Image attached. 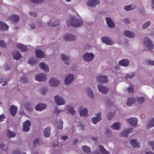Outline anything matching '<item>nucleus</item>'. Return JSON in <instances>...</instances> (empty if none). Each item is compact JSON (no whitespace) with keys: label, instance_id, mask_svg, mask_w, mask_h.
Listing matches in <instances>:
<instances>
[{"label":"nucleus","instance_id":"1","mask_svg":"<svg viewBox=\"0 0 154 154\" xmlns=\"http://www.w3.org/2000/svg\"><path fill=\"white\" fill-rule=\"evenodd\" d=\"M66 23L68 27L70 26L76 27H77V20L75 19L74 17L72 16L67 20Z\"/></svg>","mask_w":154,"mask_h":154},{"label":"nucleus","instance_id":"2","mask_svg":"<svg viewBox=\"0 0 154 154\" xmlns=\"http://www.w3.org/2000/svg\"><path fill=\"white\" fill-rule=\"evenodd\" d=\"M144 42L146 47L149 49L151 50L154 48V45L152 41L147 37L144 38Z\"/></svg>","mask_w":154,"mask_h":154},{"label":"nucleus","instance_id":"3","mask_svg":"<svg viewBox=\"0 0 154 154\" xmlns=\"http://www.w3.org/2000/svg\"><path fill=\"white\" fill-rule=\"evenodd\" d=\"M94 58V55L92 53H86L83 56L84 61L88 62L91 61Z\"/></svg>","mask_w":154,"mask_h":154},{"label":"nucleus","instance_id":"4","mask_svg":"<svg viewBox=\"0 0 154 154\" xmlns=\"http://www.w3.org/2000/svg\"><path fill=\"white\" fill-rule=\"evenodd\" d=\"M127 122L132 127H135L137 126L138 119L135 118H131L127 119Z\"/></svg>","mask_w":154,"mask_h":154},{"label":"nucleus","instance_id":"5","mask_svg":"<svg viewBox=\"0 0 154 154\" xmlns=\"http://www.w3.org/2000/svg\"><path fill=\"white\" fill-rule=\"evenodd\" d=\"M50 85L52 87L58 86L60 84V81L54 78H51L49 82Z\"/></svg>","mask_w":154,"mask_h":154},{"label":"nucleus","instance_id":"6","mask_svg":"<svg viewBox=\"0 0 154 154\" xmlns=\"http://www.w3.org/2000/svg\"><path fill=\"white\" fill-rule=\"evenodd\" d=\"M35 79L39 82L45 81L46 80V75L45 74L42 73L37 75L36 76Z\"/></svg>","mask_w":154,"mask_h":154},{"label":"nucleus","instance_id":"7","mask_svg":"<svg viewBox=\"0 0 154 154\" xmlns=\"http://www.w3.org/2000/svg\"><path fill=\"white\" fill-rule=\"evenodd\" d=\"M31 125L30 122L28 120H27L23 123V131H28L30 130V126Z\"/></svg>","mask_w":154,"mask_h":154},{"label":"nucleus","instance_id":"8","mask_svg":"<svg viewBox=\"0 0 154 154\" xmlns=\"http://www.w3.org/2000/svg\"><path fill=\"white\" fill-rule=\"evenodd\" d=\"M55 102L57 105H63L64 104L65 101L61 97H59L58 96H56L54 97Z\"/></svg>","mask_w":154,"mask_h":154},{"label":"nucleus","instance_id":"9","mask_svg":"<svg viewBox=\"0 0 154 154\" xmlns=\"http://www.w3.org/2000/svg\"><path fill=\"white\" fill-rule=\"evenodd\" d=\"M98 88L100 91L103 94H106L109 91L108 89L106 88L104 85L99 84L98 85Z\"/></svg>","mask_w":154,"mask_h":154},{"label":"nucleus","instance_id":"10","mask_svg":"<svg viewBox=\"0 0 154 154\" xmlns=\"http://www.w3.org/2000/svg\"><path fill=\"white\" fill-rule=\"evenodd\" d=\"M100 1L98 0H89L87 2V5L90 7H94L99 4Z\"/></svg>","mask_w":154,"mask_h":154},{"label":"nucleus","instance_id":"11","mask_svg":"<svg viewBox=\"0 0 154 154\" xmlns=\"http://www.w3.org/2000/svg\"><path fill=\"white\" fill-rule=\"evenodd\" d=\"M74 79L73 75L69 74L68 75L65 79L64 82L66 85L69 84L72 82Z\"/></svg>","mask_w":154,"mask_h":154},{"label":"nucleus","instance_id":"12","mask_svg":"<svg viewBox=\"0 0 154 154\" xmlns=\"http://www.w3.org/2000/svg\"><path fill=\"white\" fill-rule=\"evenodd\" d=\"M35 54L36 57L39 58H44L45 55L44 53L40 50H37L35 51Z\"/></svg>","mask_w":154,"mask_h":154},{"label":"nucleus","instance_id":"13","mask_svg":"<svg viewBox=\"0 0 154 154\" xmlns=\"http://www.w3.org/2000/svg\"><path fill=\"white\" fill-rule=\"evenodd\" d=\"M102 41L106 43L107 45H112L113 44V42L110 38L106 37H103L101 38Z\"/></svg>","mask_w":154,"mask_h":154},{"label":"nucleus","instance_id":"14","mask_svg":"<svg viewBox=\"0 0 154 154\" xmlns=\"http://www.w3.org/2000/svg\"><path fill=\"white\" fill-rule=\"evenodd\" d=\"M17 107L14 105L11 106L10 111L11 115L12 116H14L17 111Z\"/></svg>","mask_w":154,"mask_h":154},{"label":"nucleus","instance_id":"15","mask_svg":"<svg viewBox=\"0 0 154 154\" xmlns=\"http://www.w3.org/2000/svg\"><path fill=\"white\" fill-rule=\"evenodd\" d=\"M101 113L99 112L97 114L96 117H93L92 119V121L94 124H96L101 120Z\"/></svg>","mask_w":154,"mask_h":154},{"label":"nucleus","instance_id":"16","mask_svg":"<svg viewBox=\"0 0 154 154\" xmlns=\"http://www.w3.org/2000/svg\"><path fill=\"white\" fill-rule=\"evenodd\" d=\"M17 47L19 49L21 52H25L26 51L28 48L26 46L23 45L22 44H18L17 45Z\"/></svg>","mask_w":154,"mask_h":154},{"label":"nucleus","instance_id":"17","mask_svg":"<svg viewBox=\"0 0 154 154\" xmlns=\"http://www.w3.org/2000/svg\"><path fill=\"white\" fill-rule=\"evenodd\" d=\"M97 81L99 82L104 83L107 82L108 79L106 76H98L97 77Z\"/></svg>","mask_w":154,"mask_h":154},{"label":"nucleus","instance_id":"18","mask_svg":"<svg viewBox=\"0 0 154 154\" xmlns=\"http://www.w3.org/2000/svg\"><path fill=\"white\" fill-rule=\"evenodd\" d=\"M51 129L50 126L48 127L45 128L44 131V136L47 137H50V135Z\"/></svg>","mask_w":154,"mask_h":154},{"label":"nucleus","instance_id":"19","mask_svg":"<svg viewBox=\"0 0 154 154\" xmlns=\"http://www.w3.org/2000/svg\"><path fill=\"white\" fill-rule=\"evenodd\" d=\"M106 20L107 24L109 27L112 28L114 27L115 24L110 18H106Z\"/></svg>","mask_w":154,"mask_h":154},{"label":"nucleus","instance_id":"20","mask_svg":"<svg viewBox=\"0 0 154 154\" xmlns=\"http://www.w3.org/2000/svg\"><path fill=\"white\" fill-rule=\"evenodd\" d=\"M61 57L62 60L66 64H69V57L68 56L64 54H62L61 55Z\"/></svg>","mask_w":154,"mask_h":154},{"label":"nucleus","instance_id":"21","mask_svg":"<svg viewBox=\"0 0 154 154\" xmlns=\"http://www.w3.org/2000/svg\"><path fill=\"white\" fill-rule=\"evenodd\" d=\"M75 39L74 36L70 34H67L64 37V39L65 41H72Z\"/></svg>","mask_w":154,"mask_h":154},{"label":"nucleus","instance_id":"22","mask_svg":"<svg viewBox=\"0 0 154 154\" xmlns=\"http://www.w3.org/2000/svg\"><path fill=\"white\" fill-rule=\"evenodd\" d=\"M46 107V105L45 104L40 103L38 104L35 106V108L36 110L41 111L45 109Z\"/></svg>","mask_w":154,"mask_h":154},{"label":"nucleus","instance_id":"23","mask_svg":"<svg viewBox=\"0 0 154 154\" xmlns=\"http://www.w3.org/2000/svg\"><path fill=\"white\" fill-rule=\"evenodd\" d=\"M132 131V129L131 128L128 129H125L122 132L121 135L122 136L124 137H127L128 136V134L131 132Z\"/></svg>","mask_w":154,"mask_h":154},{"label":"nucleus","instance_id":"24","mask_svg":"<svg viewBox=\"0 0 154 154\" xmlns=\"http://www.w3.org/2000/svg\"><path fill=\"white\" fill-rule=\"evenodd\" d=\"M39 66L41 69L44 70L45 72H48L49 71L48 67L44 63H40L39 64Z\"/></svg>","mask_w":154,"mask_h":154},{"label":"nucleus","instance_id":"25","mask_svg":"<svg viewBox=\"0 0 154 154\" xmlns=\"http://www.w3.org/2000/svg\"><path fill=\"white\" fill-rule=\"evenodd\" d=\"M124 34L125 36L130 38H132L135 36V34L133 32L129 30L125 31Z\"/></svg>","mask_w":154,"mask_h":154},{"label":"nucleus","instance_id":"26","mask_svg":"<svg viewBox=\"0 0 154 154\" xmlns=\"http://www.w3.org/2000/svg\"><path fill=\"white\" fill-rule=\"evenodd\" d=\"M129 60L127 59H122L120 60L119 62V65L124 66H128L129 64Z\"/></svg>","mask_w":154,"mask_h":154},{"label":"nucleus","instance_id":"27","mask_svg":"<svg viewBox=\"0 0 154 154\" xmlns=\"http://www.w3.org/2000/svg\"><path fill=\"white\" fill-rule=\"evenodd\" d=\"M136 102V100L133 98H128L127 99V105L128 106H131L132 104H134Z\"/></svg>","mask_w":154,"mask_h":154},{"label":"nucleus","instance_id":"28","mask_svg":"<svg viewBox=\"0 0 154 154\" xmlns=\"http://www.w3.org/2000/svg\"><path fill=\"white\" fill-rule=\"evenodd\" d=\"M8 26L3 22H0V30H7L8 29Z\"/></svg>","mask_w":154,"mask_h":154},{"label":"nucleus","instance_id":"29","mask_svg":"<svg viewBox=\"0 0 154 154\" xmlns=\"http://www.w3.org/2000/svg\"><path fill=\"white\" fill-rule=\"evenodd\" d=\"M81 116L86 117L88 116V110L86 108L83 109L81 110L80 112Z\"/></svg>","mask_w":154,"mask_h":154},{"label":"nucleus","instance_id":"30","mask_svg":"<svg viewBox=\"0 0 154 154\" xmlns=\"http://www.w3.org/2000/svg\"><path fill=\"white\" fill-rule=\"evenodd\" d=\"M10 19L12 21L16 23L19 21L20 17L16 15H13L10 17Z\"/></svg>","mask_w":154,"mask_h":154},{"label":"nucleus","instance_id":"31","mask_svg":"<svg viewBox=\"0 0 154 154\" xmlns=\"http://www.w3.org/2000/svg\"><path fill=\"white\" fill-rule=\"evenodd\" d=\"M13 54L14 58L17 60H19L21 57L20 53L17 51H14L13 53Z\"/></svg>","mask_w":154,"mask_h":154},{"label":"nucleus","instance_id":"32","mask_svg":"<svg viewBox=\"0 0 154 154\" xmlns=\"http://www.w3.org/2000/svg\"><path fill=\"white\" fill-rule=\"evenodd\" d=\"M59 21L57 20L54 21L53 23H52V22L51 21H49L47 23V25L48 26L54 27L58 26L59 24Z\"/></svg>","mask_w":154,"mask_h":154},{"label":"nucleus","instance_id":"33","mask_svg":"<svg viewBox=\"0 0 154 154\" xmlns=\"http://www.w3.org/2000/svg\"><path fill=\"white\" fill-rule=\"evenodd\" d=\"M120 125L119 122H115L111 126V128L115 130H119L120 127Z\"/></svg>","mask_w":154,"mask_h":154},{"label":"nucleus","instance_id":"34","mask_svg":"<svg viewBox=\"0 0 154 154\" xmlns=\"http://www.w3.org/2000/svg\"><path fill=\"white\" fill-rule=\"evenodd\" d=\"M7 136L9 138L14 137L15 136V134L13 131H11L9 130L7 131Z\"/></svg>","mask_w":154,"mask_h":154},{"label":"nucleus","instance_id":"35","mask_svg":"<svg viewBox=\"0 0 154 154\" xmlns=\"http://www.w3.org/2000/svg\"><path fill=\"white\" fill-rule=\"evenodd\" d=\"M100 152L103 154H110L109 152L106 150L103 146L100 145L99 146Z\"/></svg>","mask_w":154,"mask_h":154},{"label":"nucleus","instance_id":"36","mask_svg":"<svg viewBox=\"0 0 154 154\" xmlns=\"http://www.w3.org/2000/svg\"><path fill=\"white\" fill-rule=\"evenodd\" d=\"M130 144L134 147H139V143L137 142L135 140L132 139L130 141Z\"/></svg>","mask_w":154,"mask_h":154},{"label":"nucleus","instance_id":"37","mask_svg":"<svg viewBox=\"0 0 154 154\" xmlns=\"http://www.w3.org/2000/svg\"><path fill=\"white\" fill-rule=\"evenodd\" d=\"M68 112L71 114H74L75 113V111L73 109V108L71 106H67L66 107Z\"/></svg>","mask_w":154,"mask_h":154},{"label":"nucleus","instance_id":"38","mask_svg":"<svg viewBox=\"0 0 154 154\" xmlns=\"http://www.w3.org/2000/svg\"><path fill=\"white\" fill-rule=\"evenodd\" d=\"M154 126V118H152L150 121L148 122L147 126V128H150Z\"/></svg>","mask_w":154,"mask_h":154},{"label":"nucleus","instance_id":"39","mask_svg":"<svg viewBox=\"0 0 154 154\" xmlns=\"http://www.w3.org/2000/svg\"><path fill=\"white\" fill-rule=\"evenodd\" d=\"M83 151L87 153L90 152V148L87 146H82Z\"/></svg>","mask_w":154,"mask_h":154},{"label":"nucleus","instance_id":"40","mask_svg":"<svg viewBox=\"0 0 154 154\" xmlns=\"http://www.w3.org/2000/svg\"><path fill=\"white\" fill-rule=\"evenodd\" d=\"M63 121L61 119L59 120V122L57 123V128L58 129H62L63 128Z\"/></svg>","mask_w":154,"mask_h":154},{"label":"nucleus","instance_id":"41","mask_svg":"<svg viewBox=\"0 0 154 154\" xmlns=\"http://www.w3.org/2000/svg\"><path fill=\"white\" fill-rule=\"evenodd\" d=\"M135 7L132 5H130L128 6H125L124 7V9L126 11H130L131 10L134 9L135 8Z\"/></svg>","mask_w":154,"mask_h":154},{"label":"nucleus","instance_id":"42","mask_svg":"<svg viewBox=\"0 0 154 154\" xmlns=\"http://www.w3.org/2000/svg\"><path fill=\"white\" fill-rule=\"evenodd\" d=\"M136 101H137V104H141L143 103L144 101V98L143 97H137L135 99Z\"/></svg>","mask_w":154,"mask_h":154},{"label":"nucleus","instance_id":"43","mask_svg":"<svg viewBox=\"0 0 154 154\" xmlns=\"http://www.w3.org/2000/svg\"><path fill=\"white\" fill-rule=\"evenodd\" d=\"M86 92L88 94V96L92 98L93 96V93L92 91L89 88H87L86 90Z\"/></svg>","mask_w":154,"mask_h":154},{"label":"nucleus","instance_id":"44","mask_svg":"<svg viewBox=\"0 0 154 154\" xmlns=\"http://www.w3.org/2000/svg\"><path fill=\"white\" fill-rule=\"evenodd\" d=\"M134 76L135 74L133 73L131 75H127L125 76V78L126 79H132Z\"/></svg>","mask_w":154,"mask_h":154},{"label":"nucleus","instance_id":"45","mask_svg":"<svg viewBox=\"0 0 154 154\" xmlns=\"http://www.w3.org/2000/svg\"><path fill=\"white\" fill-rule=\"evenodd\" d=\"M150 22L148 21L143 25L142 27L143 29H145L147 28L148 26L150 25Z\"/></svg>","mask_w":154,"mask_h":154},{"label":"nucleus","instance_id":"46","mask_svg":"<svg viewBox=\"0 0 154 154\" xmlns=\"http://www.w3.org/2000/svg\"><path fill=\"white\" fill-rule=\"evenodd\" d=\"M83 23L82 20L78 18V27L81 26Z\"/></svg>","mask_w":154,"mask_h":154},{"label":"nucleus","instance_id":"47","mask_svg":"<svg viewBox=\"0 0 154 154\" xmlns=\"http://www.w3.org/2000/svg\"><path fill=\"white\" fill-rule=\"evenodd\" d=\"M0 46L3 48L6 47L5 44L3 41L0 40Z\"/></svg>","mask_w":154,"mask_h":154},{"label":"nucleus","instance_id":"48","mask_svg":"<svg viewBox=\"0 0 154 154\" xmlns=\"http://www.w3.org/2000/svg\"><path fill=\"white\" fill-rule=\"evenodd\" d=\"M31 1L35 3H40L42 2L43 0H30Z\"/></svg>","mask_w":154,"mask_h":154},{"label":"nucleus","instance_id":"49","mask_svg":"<svg viewBox=\"0 0 154 154\" xmlns=\"http://www.w3.org/2000/svg\"><path fill=\"white\" fill-rule=\"evenodd\" d=\"M146 63L149 64L154 65V61L153 60H147L146 61Z\"/></svg>","mask_w":154,"mask_h":154},{"label":"nucleus","instance_id":"50","mask_svg":"<svg viewBox=\"0 0 154 154\" xmlns=\"http://www.w3.org/2000/svg\"><path fill=\"white\" fill-rule=\"evenodd\" d=\"M26 110L28 111H31L32 110V109L31 107V106L29 105H27L26 106Z\"/></svg>","mask_w":154,"mask_h":154},{"label":"nucleus","instance_id":"51","mask_svg":"<svg viewBox=\"0 0 154 154\" xmlns=\"http://www.w3.org/2000/svg\"><path fill=\"white\" fill-rule=\"evenodd\" d=\"M115 114V113H112L111 114H108V119L110 120L114 116Z\"/></svg>","mask_w":154,"mask_h":154},{"label":"nucleus","instance_id":"52","mask_svg":"<svg viewBox=\"0 0 154 154\" xmlns=\"http://www.w3.org/2000/svg\"><path fill=\"white\" fill-rule=\"evenodd\" d=\"M149 145H150L151 146L152 149L154 150V141H150L149 142Z\"/></svg>","mask_w":154,"mask_h":154},{"label":"nucleus","instance_id":"53","mask_svg":"<svg viewBox=\"0 0 154 154\" xmlns=\"http://www.w3.org/2000/svg\"><path fill=\"white\" fill-rule=\"evenodd\" d=\"M27 81V79L26 78H25V77H23L21 78L20 80V82L23 83L26 82Z\"/></svg>","mask_w":154,"mask_h":154},{"label":"nucleus","instance_id":"54","mask_svg":"<svg viewBox=\"0 0 154 154\" xmlns=\"http://www.w3.org/2000/svg\"><path fill=\"white\" fill-rule=\"evenodd\" d=\"M133 88V87L132 86H131L130 88H128V89L129 92H134Z\"/></svg>","mask_w":154,"mask_h":154},{"label":"nucleus","instance_id":"55","mask_svg":"<svg viewBox=\"0 0 154 154\" xmlns=\"http://www.w3.org/2000/svg\"><path fill=\"white\" fill-rule=\"evenodd\" d=\"M0 82L2 84V85L3 86L4 85H6L7 82L4 81V80L2 79H0Z\"/></svg>","mask_w":154,"mask_h":154},{"label":"nucleus","instance_id":"56","mask_svg":"<svg viewBox=\"0 0 154 154\" xmlns=\"http://www.w3.org/2000/svg\"><path fill=\"white\" fill-rule=\"evenodd\" d=\"M0 148L4 150H6L7 149V147H5V145L3 144H0Z\"/></svg>","mask_w":154,"mask_h":154},{"label":"nucleus","instance_id":"57","mask_svg":"<svg viewBox=\"0 0 154 154\" xmlns=\"http://www.w3.org/2000/svg\"><path fill=\"white\" fill-rule=\"evenodd\" d=\"M5 116L3 115V114L0 115V121H3L4 119L5 118Z\"/></svg>","mask_w":154,"mask_h":154},{"label":"nucleus","instance_id":"58","mask_svg":"<svg viewBox=\"0 0 154 154\" xmlns=\"http://www.w3.org/2000/svg\"><path fill=\"white\" fill-rule=\"evenodd\" d=\"M29 63L30 64H33L35 63V61L33 59H30L29 62Z\"/></svg>","mask_w":154,"mask_h":154},{"label":"nucleus","instance_id":"59","mask_svg":"<svg viewBox=\"0 0 154 154\" xmlns=\"http://www.w3.org/2000/svg\"><path fill=\"white\" fill-rule=\"evenodd\" d=\"M39 140L38 139H35L34 142V145H35L38 143Z\"/></svg>","mask_w":154,"mask_h":154},{"label":"nucleus","instance_id":"60","mask_svg":"<svg viewBox=\"0 0 154 154\" xmlns=\"http://www.w3.org/2000/svg\"><path fill=\"white\" fill-rule=\"evenodd\" d=\"M13 154H20V150H17L14 152Z\"/></svg>","mask_w":154,"mask_h":154},{"label":"nucleus","instance_id":"61","mask_svg":"<svg viewBox=\"0 0 154 154\" xmlns=\"http://www.w3.org/2000/svg\"><path fill=\"white\" fill-rule=\"evenodd\" d=\"M123 22L125 23L126 24L129 23L130 22L129 20L127 19H124L123 20Z\"/></svg>","mask_w":154,"mask_h":154},{"label":"nucleus","instance_id":"62","mask_svg":"<svg viewBox=\"0 0 154 154\" xmlns=\"http://www.w3.org/2000/svg\"><path fill=\"white\" fill-rule=\"evenodd\" d=\"M67 138V136H64L62 137L61 139L63 140H65Z\"/></svg>","mask_w":154,"mask_h":154},{"label":"nucleus","instance_id":"63","mask_svg":"<svg viewBox=\"0 0 154 154\" xmlns=\"http://www.w3.org/2000/svg\"><path fill=\"white\" fill-rule=\"evenodd\" d=\"M29 13L30 15L32 16L36 17L37 15L36 13L30 12Z\"/></svg>","mask_w":154,"mask_h":154},{"label":"nucleus","instance_id":"64","mask_svg":"<svg viewBox=\"0 0 154 154\" xmlns=\"http://www.w3.org/2000/svg\"><path fill=\"white\" fill-rule=\"evenodd\" d=\"M42 93L43 94H45L46 91V90L45 89H44L43 90H41Z\"/></svg>","mask_w":154,"mask_h":154}]
</instances>
